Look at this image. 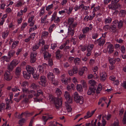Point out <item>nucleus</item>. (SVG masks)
<instances>
[{
	"label": "nucleus",
	"instance_id": "0e129e2a",
	"mask_svg": "<svg viewBox=\"0 0 126 126\" xmlns=\"http://www.w3.org/2000/svg\"><path fill=\"white\" fill-rule=\"evenodd\" d=\"M37 28V26L36 25H35L34 27H31V28L30 29L29 31V32H31L32 31H33L34 30H36Z\"/></svg>",
	"mask_w": 126,
	"mask_h": 126
},
{
	"label": "nucleus",
	"instance_id": "79ce46f5",
	"mask_svg": "<svg viewBox=\"0 0 126 126\" xmlns=\"http://www.w3.org/2000/svg\"><path fill=\"white\" fill-rule=\"evenodd\" d=\"M48 32H47L43 31L41 35V37H47L48 36Z\"/></svg>",
	"mask_w": 126,
	"mask_h": 126
},
{
	"label": "nucleus",
	"instance_id": "4468645a",
	"mask_svg": "<svg viewBox=\"0 0 126 126\" xmlns=\"http://www.w3.org/2000/svg\"><path fill=\"white\" fill-rule=\"evenodd\" d=\"M40 80L41 83V85L45 87L46 86V83L47 82L46 78L44 76H42L41 77Z\"/></svg>",
	"mask_w": 126,
	"mask_h": 126
},
{
	"label": "nucleus",
	"instance_id": "aec40b11",
	"mask_svg": "<svg viewBox=\"0 0 126 126\" xmlns=\"http://www.w3.org/2000/svg\"><path fill=\"white\" fill-rule=\"evenodd\" d=\"M89 86H93L96 88V86L95 85V82L94 80L92 79L89 80Z\"/></svg>",
	"mask_w": 126,
	"mask_h": 126
},
{
	"label": "nucleus",
	"instance_id": "e433bc0d",
	"mask_svg": "<svg viewBox=\"0 0 126 126\" xmlns=\"http://www.w3.org/2000/svg\"><path fill=\"white\" fill-rule=\"evenodd\" d=\"M39 47V45L38 44H35L32 47V50L33 51L36 52V50Z\"/></svg>",
	"mask_w": 126,
	"mask_h": 126
},
{
	"label": "nucleus",
	"instance_id": "393cba45",
	"mask_svg": "<svg viewBox=\"0 0 126 126\" xmlns=\"http://www.w3.org/2000/svg\"><path fill=\"white\" fill-rule=\"evenodd\" d=\"M9 102V100H7L6 102V106L5 109L7 110H9L11 108V107Z\"/></svg>",
	"mask_w": 126,
	"mask_h": 126
},
{
	"label": "nucleus",
	"instance_id": "58836bf2",
	"mask_svg": "<svg viewBox=\"0 0 126 126\" xmlns=\"http://www.w3.org/2000/svg\"><path fill=\"white\" fill-rule=\"evenodd\" d=\"M49 47V46L48 45H46L44 46V47L43 48H42L40 51V52L41 53H43L45 52V50L47 49Z\"/></svg>",
	"mask_w": 126,
	"mask_h": 126
},
{
	"label": "nucleus",
	"instance_id": "e2e57ef3",
	"mask_svg": "<svg viewBox=\"0 0 126 126\" xmlns=\"http://www.w3.org/2000/svg\"><path fill=\"white\" fill-rule=\"evenodd\" d=\"M119 124L118 120L117 119H116L115 121L113 123V125L114 126H118Z\"/></svg>",
	"mask_w": 126,
	"mask_h": 126
},
{
	"label": "nucleus",
	"instance_id": "7c9ffc66",
	"mask_svg": "<svg viewBox=\"0 0 126 126\" xmlns=\"http://www.w3.org/2000/svg\"><path fill=\"white\" fill-rule=\"evenodd\" d=\"M68 103V102L67 103H65V105L66 107V109L69 112H71L72 111V109Z\"/></svg>",
	"mask_w": 126,
	"mask_h": 126
},
{
	"label": "nucleus",
	"instance_id": "f704fd0d",
	"mask_svg": "<svg viewBox=\"0 0 126 126\" xmlns=\"http://www.w3.org/2000/svg\"><path fill=\"white\" fill-rule=\"evenodd\" d=\"M74 18L69 17L68 19V24L69 25L74 23Z\"/></svg>",
	"mask_w": 126,
	"mask_h": 126
},
{
	"label": "nucleus",
	"instance_id": "49530a36",
	"mask_svg": "<svg viewBox=\"0 0 126 126\" xmlns=\"http://www.w3.org/2000/svg\"><path fill=\"white\" fill-rule=\"evenodd\" d=\"M33 78L36 79H38V77H39V75L37 73H33V74H32Z\"/></svg>",
	"mask_w": 126,
	"mask_h": 126
},
{
	"label": "nucleus",
	"instance_id": "8fccbe9b",
	"mask_svg": "<svg viewBox=\"0 0 126 126\" xmlns=\"http://www.w3.org/2000/svg\"><path fill=\"white\" fill-rule=\"evenodd\" d=\"M37 54V52H34L32 51L30 54L31 57H36Z\"/></svg>",
	"mask_w": 126,
	"mask_h": 126
},
{
	"label": "nucleus",
	"instance_id": "bf43d9fd",
	"mask_svg": "<svg viewBox=\"0 0 126 126\" xmlns=\"http://www.w3.org/2000/svg\"><path fill=\"white\" fill-rule=\"evenodd\" d=\"M38 68L40 72L42 73L43 72V67L42 65H39L38 66Z\"/></svg>",
	"mask_w": 126,
	"mask_h": 126
},
{
	"label": "nucleus",
	"instance_id": "b1692460",
	"mask_svg": "<svg viewBox=\"0 0 126 126\" xmlns=\"http://www.w3.org/2000/svg\"><path fill=\"white\" fill-rule=\"evenodd\" d=\"M21 71V68L20 67H16L15 70V74L17 75H19Z\"/></svg>",
	"mask_w": 126,
	"mask_h": 126
},
{
	"label": "nucleus",
	"instance_id": "cd10ccee",
	"mask_svg": "<svg viewBox=\"0 0 126 126\" xmlns=\"http://www.w3.org/2000/svg\"><path fill=\"white\" fill-rule=\"evenodd\" d=\"M39 86L38 85L33 83L31 84L30 87L31 89H33V90H36L39 88Z\"/></svg>",
	"mask_w": 126,
	"mask_h": 126
},
{
	"label": "nucleus",
	"instance_id": "13d9d810",
	"mask_svg": "<svg viewBox=\"0 0 126 126\" xmlns=\"http://www.w3.org/2000/svg\"><path fill=\"white\" fill-rule=\"evenodd\" d=\"M54 73L59 74L60 73V71L59 69L57 68H55L53 70Z\"/></svg>",
	"mask_w": 126,
	"mask_h": 126
},
{
	"label": "nucleus",
	"instance_id": "39448f33",
	"mask_svg": "<svg viewBox=\"0 0 126 126\" xmlns=\"http://www.w3.org/2000/svg\"><path fill=\"white\" fill-rule=\"evenodd\" d=\"M81 11L84 12V14L87 15L89 13L88 11L90 8L89 6H87L84 5V4H81Z\"/></svg>",
	"mask_w": 126,
	"mask_h": 126
},
{
	"label": "nucleus",
	"instance_id": "69168bd1",
	"mask_svg": "<svg viewBox=\"0 0 126 126\" xmlns=\"http://www.w3.org/2000/svg\"><path fill=\"white\" fill-rule=\"evenodd\" d=\"M57 44L56 43H53L51 44V48L53 49H54L57 47Z\"/></svg>",
	"mask_w": 126,
	"mask_h": 126
},
{
	"label": "nucleus",
	"instance_id": "ddd939ff",
	"mask_svg": "<svg viewBox=\"0 0 126 126\" xmlns=\"http://www.w3.org/2000/svg\"><path fill=\"white\" fill-rule=\"evenodd\" d=\"M107 75L105 72L101 73L100 74V79L102 81H104L106 79Z\"/></svg>",
	"mask_w": 126,
	"mask_h": 126
},
{
	"label": "nucleus",
	"instance_id": "a878e982",
	"mask_svg": "<svg viewBox=\"0 0 126 126\" xmlns=\"http://www.w3.org/2000/svg\"><path fill=\"white\" fill-rule=\"evenodd\" d=\"M55 93L58 97H59L62 94V92L61 90L58 88L56 89Z\"/></svg>",
	"mask_w": 126,
	"mask_h": 126
},
{
	"label": "nucleus",
	"instance_id": "4be33fe9",
	"mask_svg": "<svg viewBox=\"0 0 126 126\" xmlns=\"http://www.w3.org/2000/svg\"><path fill=\"white\" fill-rule=\"evenodd\" d=\"M15 53V51L14 50H10L9 51L8 55L9 58L10 59L11 57H13Z\"/></svg>",
	"mask_w": 126,
	"mask_h": 126
},
{
	"label": "nucleus",
	"instance_id": "37998d69",
	"mask_svg": "<svg viewBox=\"0 0 126 126\" xmlns=\"http://www.w3.org/2000/svg\"><path fill=\"white\" fill-rule=\"evenodd\" d=\"M76 88L78 91L80 92H82L83 91L81 86L80 85H77L76 86Z\"/></svg>",
	"mask_w": 126,
	"mask_h": 126
},
{
	"label": "nucleus",
	"instance_id": "c9c22d12",
	"mask_svg": "<svg viewBox=\"0 0 126 126\" xmlns=\"http://www.w3.org/2000/svg\"><path fill=\"white\" fill-rule=\"evenodd\" d=\"M102 87L100 84H99L98 85V86L97 89L96 90V93L98 94L100 93V91L102 89Z\"/></svg>",
	"mask_w": 126,
	"mask_h": 126
},
{
	"label": "nucleus",
	"instance_id": "20e7f679",
	"mask_svg": "<svg viewBox=\"0 0 126 126\" xmlns=\"http://www.w3.org/2000/svg\"><path fill=\"white\" fill-rule=\"evenodd\" d=\"M4 79L7 81L11 80L12 78V76L10 72L6 71L4 74Z\"/></svg>",
	"mask_w": 126,
	"mask_h": 126
},
{
	"label": "nucleus",
	"instance_id": "c85d7f7f",
	"mask_svg": "<svg viewBox=\"0 0 126 126\" xmlns=\"http://www.w3.org/2000/svg\"><path fill=\"white\" fill-rule=\"evenodd\" d=\"M112 4H111L108 5V7L109 9L115 10L116 8L117 7L116 6V5L115 4L113 5H112Z\"/></svg>",
	"mask_w": 126,
	"mask_h": 126
},
{
	"label": "nucleus",
	"instance_id": "ea45409f",
	"mask_svg": "<svg viewBox=\"0 0 126 126\" xmlns=\"http://www.w3.org/2000/svg\"><path fill=\"white\" fill-rule=\"evenodd\" d=\"M86 36V35L84 34L83 33V34L81 33L79 35V37L80 40H82L85 39Z\"/></svg>",
	"mask_w": 126,
	"mask_h": 126
},
{
	"label": "nucleus",
	"instance_id": "de8ad7c7",
	"mask_svg": "<svg viewBox=\"0 0 126 126\" xmlns=\"http://www.w3.org/2000/svg\"><path fill=\"white\" fill-rule=\"evenodd\" d=\"M30 62L31 63H34L36 60V57H33L30 56Z\"/></svg>",
	"mask_w": 126,
	"mask_h": 126
},
{
	"label": "nucleus",
	"instance_id": "603ef678",
	"mask_svg": "<svg viewBox=\"0 0 126 126\" xmlns=\"http://www.w3.org/2000/svg\"><path fill=\"white\" fill-rule=\"evenodd\" d=\"M45 43L44 40L41 39L39 40V43L38 44V45H39V46L41 44H42V45H43Z\"/></svg>",
	"mask_w": 126,
	"mask_h": 126
},
{
	"label": "nucleus",
	"instance_id": "3c124183",
	"mask_svg": "<svg viewBox=\"0 0 126 126\" xmlns=\"http://www.w3.org/2000/svg\"><path fill=\"white\" fill-rule=\"evenodd\" d=\"M77 25V24L76 23H74L70 25L69 27L74 29V28L76 27Z\"/></svg>",
	"mask_w": 126,
	"mask_h": 126
},
{
	"label": "nucleus",
	"instance_id": "5701e85b",
	"mask_svg": "<svg viewBox=\"0 0 126 126\" xmlns=\"http://www.w3.org/2000/svg\"><path fill=\"white\" fill-rule=\"evenodd\" d=\"M119 14L120 16H125L126 14V11L124 10H121L119 11Z\"/></svg>",
	"mask_w": 126,
	"mask_h": 126
},
{
	"label": "nucleus",
	"instance_id": "f8f14e48",
	"mask_svg": "<svg viewBox=\"0 0 126 126\" xmlns=\"http://www.w3.org/2000/svg\"><path fill=\"white\" fill-rule=\"evenodd\" d=\"M97 43L100 46H103L105 42V39L104 38H100L97 40Z\"/></svg>",
	"mask_w": 126,
	"mask_h": 126
},
{
	"label": "nucleus",
	"instance_id": "680f3d73",
	"mask_svg": "<svg viewBox=\"0 0 126 126\" xmlns=\"http://www.w3.org/2000/svg\"><path fill=\"white\" fill-rule=\"evenodd\" d=\"M98 36V34L97 33H94L92 35V37L93 39H96Z\"/></svg>",
	"mask_w": 126,
	"mask_h": 126
},
{
	"label": "nucleus",
	"instance_id": "72a5a7b5",
	"mask_svg": "<svg viewBox=\"0 0 126 126\" xmlns=\"http://www.w3.org/2000/svg\"><path fill=\"white\" fill-rule=\"evenodd\" d=\"M90 30V28L88 27L84 28L82 29L83 33L84 34H86L89 32Z\"/></svg>",
	"mask_w": 126,
	"mask_h": 126
},
{
	"label": "nucleus",
	"instance_id": "6e6d98bb",
	"mask_svg": "<svg viewBox=\"0 0 126 126\" xmlns=\"http://www.w3.org/2000/svg\"><path fill=\"white\" fill-rule=\"evenodd\" d=\"M81 83L82 84V86L84 87H86L87 86L86 84L85 81L82 80L81 81Z\"/></svg>",
	"mask_w": 126,
	"mask_h": 126
},
{
	"label": "nucleus",
	"instance_id": "dca6fc26",
	"mask_svg": "<svg viewBox=\"0 0 126 126\" xmlns=\"http://www.w3.org/2000/svg\"><path fill=\"white\" fill-rule=\"evenodd\" d=\"M10 59L8 56L7 57L5 56H3L0 58L1 61H3V62H4L5 61L7 62H9L10 61Z\"/></svg>",
	"mask_w": 126,
	"mask_h": 126
},
{
	"label": "nucleus",
	"instance_id": "9d476101",
	"mask_svg": "<svg viewBox=\"0 0 126 126\" xmlns=\"http://www.w3.org/2000/svg\"><path fill=\"white\" fill-rule=\"evenodd\" d=\"M117 22V21H114L113 22L112 25L110 26V29L114 32L116 31V27L117 26L116 24Z\"/></svg>",
	"mask_w": 126,
	"mask_h": 126
},
{
	"label": "nucleus",
	"instance_id": "6e6552de",
	"mask_svg": "<svg viewBox=\"0 0 126 126\" xmlns=\"http://www.w3.org/2000/svg\"><path fill=\"white\" fill-rule=\"evenodd\" d=\"M96 88L93 86H89V89L88 90L87 94L88 95L93 94L95 93Z\"/></svg>",
	"mask_w": 126,
	"mask_h": 126
},
{
	"label": "nucleus",
	"instance_id": "c03bdc74",
	"mask_svg": "<svg viewBox=\"0 0 126 126\" xmlns=\"http://www.w3.org/2000/svg\"><path fill=\"white\" fill-rule=\"evenodd\" d=\"M109 61L111 65H113L116 62L115 59L114 58H111L109 60Z\"/></svg>",
	"mask_w": 126,
	"mask_h": 126
},
{
	"label": "nucleus",
	"instance_id": "4d7b16f0",
	"mask_svg": "<svg viewBox=\"0 0 126 126\" xmlns=\"http://www.w3.org/2000/svg\"><path fill=\"white\" fill-rule=\"evenodd\" d=\"M110 29V26L109 25H106L103 27V29L105 31H107L109 29Z\"/></svg>",
	"mask_w": 126,
	"mask_h": 126
},
{
	"label": "nucleus",
	"instance_id": "338daca9",
	"mask_svg": "<svg viewBox=\"0 0 126 126\" xmlns=\"http://www.w3.org/2000/svg\"><path fill=\"white\" fill-rule=\"evenodd\" d=\"M23 4L21 1H18L17 3L16 6L17 7H18L19 6H22Z\"/></svg>",
	"mask_w": 126,
	"mask_h": 126
},
{
	"label": "nucleus",
	"instance_id": "a19ab883",
	"mask_svg": "<svg viewBox=\"0 0 126 126\" xmlns=\"http://www.w3.org/2000/svg\"><path fill=\"white\" fill-rule=\"evenodd\" d=\"M5 105L4 103H2L0 104V112H1L2 110L5 109Z\"/></svg>",
	"mask_w": 126,
	"mask_h": 126
},
{
	"label": "nucleus",
	"instance_id": "473e14b6",
	"mask_svg": "<svg viewBox=\"0 0 126 126\" xmlns=\"http://www.w3.org/2000/svg\"><path fill=\"white\" fill-rule=\"evenodd\" d=\"M18 41H14L12 43L11 47L12 49H13L15 48L17 46L18 44Z\"/></svg>",
	"mask_w": 126,
	"mask_h": 126
},
{
	"label": "nucleus",
	"instance_id": "a18cd8bd",
	"mask_svg": "<svg viewBox=\"0 0 126 126\" xmlns=\"http://www.w3.org/2000/svg\"><path fill=\"white\" fill-rule=\"evenodd\" d=\"M112 21L111 18L110 17H108L105 19V22L106 23H110Z\"/></svg>",
	"mask_w": 126,
	"mask_h": 126
},
{
	"label": "nucleus",
	"instance_id": "774afa93",
	"mask_svg": "<svg viewBox=\"0 0 126 126\" xmlns=\"http://www.w3.org/2000/svg\"><path fill=\"white\" fill-rule=\"evenodd\" d=\"M98 67L97 66H96L93 67L92 69L94 72H95L98 70Z\"/></svg>",
	"mask_w": 126,
	"mask_h": 126
},
{
	"label": "nucleus",
	"instance_id": "0eeeda50",
	"mask_svg": "<svg viewBox=\"0 0 126 126\" xmlns=\"http://www.w3.org/2000/svg\"><path fill=\"white\" fill-rule=\"evenodd\" d=\"M64 96L68 103H71L72 102V99L70 97L69 93L67 91H66L65 92Z\"/></svg>",
	"mask_w": 126,
	"mask_h": 126
},
{
	"label": "nucleus",
	"instance_id": "2f4dec72",
	"mask_svg": "<svg viewBox=\"0 0 126 126\" xmlns=\"http://www.w3.org/2000/svg\"><path fill=\"white\" fill-rule=\"evenodd\" d=\"M80 62V59L79 58H76L74 60V62L76 65L79 64Z\"/></svg>",
	"mask_w": 126,
	"mask_h": 126
},
{
	"label": "nucleus",
	"instance_id": "f257e3e1",
	"mask_svg": "<svg viewBox=\"0 0 126 126\" xmlns=\"http://www.w3.org/2000/svg\"><path fill=\"white\" fill-rule=\"evenodd\" d=\"M49 98L50 101L54 102L55 105L57 109H58L62 107V98L55 97L51 94L49 95Z\"/></svg>",
	"mask_w": 126,
	"mask_h": 126
},
{
	"label": "nucleus",
	"instance_id": "9b49d317",
	"mask_svg": "<svg viewBox=\"0 0 126 126\" xmlns=\"http://www.w3.org/2000/svg\"><path fill=\"white\" fill-rule=\"evenodd\" d=\"M51 115H50L49 114L47 115V116H42V118L45 124V125L46 124V122L48 120L52 119L53 118V117H50Z\"/></svg>",
	"mask_w": 126,
	"mask_h": 126
},
{
	"label": "nucleus",
	"instance_id": "7ed1b4c3",
	"mask_svg": "<svg viewBox=\"0 0 126 126\" xmlns=\"http://www.w3.org/2000/svg\"><path fill=\"white\" fill-rule=\"evenodd\" d=\"M106 45L107 46V50L109 54L112 53L114 51L113 46V45L109 42H106Z\"/></svg>",
	"mask_w": 126,
	"mask_h": 126
},
{
	"label": "nucleus",
	"instance_id": "423d86ee",
	"mask_svg": "<svg viewBox=\"0 0 126 126\" xmlns=\"http://www.w3.org/2000/svg\"><path fill=\"white\" fill-rule=\"evenodd\" d=\"M78 71V68L76 66H73L72 69L69 70L68 73L70 76H73L74 74H77Z\"/></svg>",
	"mask_w": 126,
	"mask_h": 126
},
{
	"label": "nucleus",
	"instance_id": "c756f323",
	"mask_svg": "<svg viewBox=\"0 0 126 126\" xmlns=\"http://www.w3.org/2000/svg\"><path fill=\"white\" fill-rule=\"evenodd\" d=\"M43 92L42 90H38L37 91V93H35L34 94V95L36 97H38L41 94H43Z\"/></svg>",
	"mask_w": 126,
	"mask_h": 126
},
{
	"label": "nucleus",
	"instance_id": "f03ea898",
	"mask_svg": "<svg viewBox=\"0 0 126 126\" xmlns=\"http://www.w3.org/2000/svg\"><path fill=\"white\" fill-rule=\"evenodd\" d=\"M74 97L75 101L77 103L82 104L84 102V99L82 96H79L77 92H75L74 94Z\"/></svg>",
	"mask_w": 126,
	"mask_h": 126
},
{
	"label": "nucleus",
	"instance_id": "09e8293b",
	"mask_svg": "<svg viewBox=\"0 0 126 126\" xmlns=\"http://www.w3.org/2000/svg\"><path fill=\"white\" fill-rule=\"evenodd\" d=\"M30 74L26 73L25 74H23V76L24 78L27 79H29L30 77L31 76L30 75Z\"/></svg>",
	"mask_w": 126,
	"mask_h": 126
},
{
	"label": "nucleus",
	"instance_id": "2eb2a0df",
	"mask_svg": "<svg viewBox=\"0 0 126 126\" xmlns=\"http://www.w3.org/2000/svg\"><path fill=\"white\" fill-rule=\"evenodd\" d=\"M47 77L49 80L51 81L55 78V76L53 73L49 72L47 75Z\"/></svg>",
	"mask_w": 126,
	"mask_h": 126
},
{
	"label": "nucleus",
	"instance_id": "5fc2aeb1",
	"mask_svg": "<svg viewBox=\"0 0 126 126\" xmlns=\"http://www.w3.org/2000/svg\"><path fill=\"white\" fill-rule=\"evenodd\" d=\"M53 7V4H51L48 5V6L46 7V10L47 11H49L50 9L52 8Z\"/></svg>",
	"mask_w": 126,
	"mask_h": 126
},
{
	"label": "nucleus",
	"instance_id": "bb28decb",
	"mask_svg": "<svg viewBox=\"0 0 126 126\" xmlns=\"http://www.w3.org/2000/svg\"><path fill=\"white\" fill-rule=\"evenodd\" d=\"M19 62V61L17 59H14L11 63L15 67Z\"/></svg>",
	"mask_w": 126,
	"mask_h": 126
},
{
	"label": "nucleus",
	"instance_id": "6ab92c4d",
	"mask_svg": "<svg viewBox=\"0 0 126 126\" xmlns=\"http://www.w3.org/2000/svg\"><path fill=\"white\" fill-rule=\"evenodd\" d=\"M15 67L11 63L7 65V69L10 72L12 71Z\"/></svg>",
	"mask_w": 126,
	"mask_h": 126
},
{
	"label": "nucleus",
	"instance_id": "052dcab7",
	"mask_svg": "<svg viewBox=\"0 0 126 126\" xmlns=\"http://www.w3.org/2000/svg\"><path fill=\"white\" fill-rule=\"evenodd\" d=\"M22 50V48H18L17 50V52L16 53V54L17 55H18Z\"/></svg>",
	"mask_w": 126,
	"mask_h": 126
},
{
	"label": "nucleus",
	"instance_id": "a211bd4d",
	"mask_svg": "<svg viewBox=\"0 0 126 126\" xmlns=\"http://www.w3.org/2000/svg\"><path fill=\"white\" fill-rule=\"evenodd\" d=\"M114 21H117V23L116 24L117 26H118V28L119 29L123 27V22L122 20H120L119 22L117 20H115Z\"/></svg>",
	"mask_w": 126,
	"mask_h": 126
},
{
	"label": "nucleus",
	"instance_id": "864d4df0",
	"mask_svg": "<svg viewBox=\"0 0 126 126\" xmlns=\"http://www.w3.org/2000/svg\"><path fill=\"white\" fill-rule=\"evenodd\" d=\"M48 65L49 66H51L53 64V62L52 60L51 59H48Z\"/></svg>",
	"mask_w": 126,
	"mask_h": 126
},
{
	"label": "nucleus",
	"instance_id": "f3484780",
	"mask_svg": "<svg viewBox=\"0 0 126 126\" xmlns=\"http://www.w3.org/2000/svg\"><path fill=\"white\" fill-rule=\"evenodd\" d=\"M75 33L74 31V29L71 28L70 27H69L68 29V35H71V36H73Z\"/></svg>",
	"mask_w": 126,
	"mask_h": 126
},
{
	"label": "nucleus",
	"instance_id": "1a4fd4ad",
	"mask_svg": "<svg viewBox=\"0 0 126 126\" xmlns=\"http://www.w3.org/2000/svg\"><path fill=\"white\" fill-rule=\"evenodd\" d=\"M26 68L29 74H33V73H34L35 71L34 68L29 65H27Z\"/></svg>",
	"mask_w": 126,
	"mask_h": 126
},
{
	"label": "nucleus",
	"instance_id": "412c9836",
	"mask_svg": "<svg viewBox=\"0 0 126 126\" xmlns=\"http://www.w3.org/2000/svg\"><path fill=\"white\" fill-rule=\"evenodd\" d=\"M44 54V57L45 59L47 60V59H49L51 57V55L48 52H46L45 53L43 52Z\"/></svg>",
	"mask_w": 126,
	"mask_h": 126
},
{
	"label": "nucleus",
	"instance_id": "4c0bfd02",
	"mask_svg": "<svg viewBox=\"0 0 126 126\" xmlns=\"http://www.w3.org/2000/svg\"><path fill=\"white\" fill-rule=\"evenodd\" d=\"M9 31H6L3 33L2 37L4 39H5L6 37H7Z\"/></svg>",
	"mask_w": 126,
	"mask_h": 126
}]
</instances>
